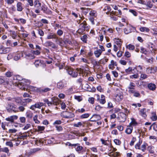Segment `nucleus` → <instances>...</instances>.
<instances>
[{
  "mask_svg": "<svg viewBox=\"0 0 157 157\" xmlns=\"http://www.w3.org/2000/svg\"><path fill=\"white\" fill-rule=\"evenodd\" d=\"M16 105L13 103H8L6 106V108L7 112L9 113L12 112L16 113L18 111L16 110Z\"/></svg>",
  "mask_w": 157,
  "mask_h": 157,
  "instance_id": "nucleus-1",
  "label": "nucleus"
},
{
  "mask_svg": "<svg viewBox=\"0 0 157 157\" xmlns=\"http://www.w3.org/2000/svg\"><path fill=\"white\" fill-rule=\"evenodd\" d=\"M62 117L67 119L75 117L74 114L71 112L68 111H63L61 113Z\"/></svg>",
  "mask_w": 157,
  "mask_h": 157,
  "instance_id": "nucleus-2",
  "label": "nucleus"
},
{
  "mask_svg": "<svg viewBox=\"0 0 157 157\" xmlns=\"http://www.w3.org/2000/svg\"><path fill=\"white\" fill-rule=\"evenodd\" d=\"M86 21L84 20L83 23L81 25V28H79L77 31V32L79 34H82L83 33L85 30V28L86 27Z\"/></svg>",
  "mask_w": 157,
  "mask_h": 157,
  "instance_id": "nucleus-3",
  "label": "nucleus"
},
{
  "mask_svg": "<svg viewBox=\"0 0 157 157\" xmlns=\"http://www.w3.org/2000/svg\"><path fill=\"white\" fill-rule=\"evenodd\" d=\"M24 81H22L21 82H18L17 84V86L20 89L25 90L27 87V85L25 83L23 82Z\"/></svg>",
  "mask_w": 157,
  "mask_h": 157,
  "instance_id": "nucleus-4",
  "label": "nucleus"
},
{
  "mask_svg": "<svg viewBox=\"0 0 157 157\" xmlns=\"http://www.w3.org/2000/svg\"><path fill=\"white\" fill-rule=\"evenodd\" d=\"M44 45L47 47H51L52 48H56V45L52 42L51 41H46L44 44Z\"/></svg>",
  "mask_w": 157,
  "mask_h": 157,
  "instance_id": "nucleus-5",
  "label": "nucleus"
},
{
  "mask_svg": "<svg viewBox=\"0 0 157 157\" xmlns=\"http://www.w3.org/2000/svg\"><path fill=\"white\" fill-rule=\"evenodd\" d=\"M120 116L119 117V119L121 122H124L126 119V114L123 113H120Z\"/></svg>",
  "mask_w": 157,
  "mask_h": 157,
  "instance_id": "nucleus-6",
  "label": "nucleus"
},
{
  "mask_svg": "<svg viewBox=\"0 0 157 157\" xmlns=\"http://www.w3.org/2000/svg\"><path fill=\"white\" fill-rule=\"evenodd\" d=\"M101 118V117L99 115L94 114L93 115L92 117L91 118L90 120L91 121H96L99 120H100Z\"/></svg>",
  "mask_w": 157,
  "mask_h": 157,
  "instance_id": "nucleus-7",
  "label": "nucleus"
},
{
  "mask_svg": "<svg viewBox=\"0 0 157 157\" xmlns=\"http://www.w3.org/2000/svg\"><path fill=\"white\" fill-rule=\"evenodd\" d=\"M51 100L53 102V105H57L60 102L59 99L57 98L53 97Z\"/></svg>",
  "mask_w": 157,
  "mask_h": 157,
  "instance_id": "nucleus-8",
  "label": "nucleus"
},
{
  "mask_svg": "<svg viewBox=\"0 0 157 157\" xmlns=\"http://www.w3.org/2000/svg\"><path fill=\"white\" fill-rule=\"evenodd\" d=\"M18 117L16 115H13L10 116V117L7 118L6 120L7 121H10L11 122H13L14 119L16 120L17 119Z\"/></svg>",
  "mask_w": 157,
  "mask_h": 157,
  "instance_id": "nucleus-9",
  "label": "nucleus"
},
{
  "mask_svg": "<svg viewBox=\"0 0 157 157\" xmlns=\"http://www.w3.org/2000/svg\"><path fill=\"white\" fill-rule=\"evenodd\" d=\"M123 98V96L122 94L120 93L117 94L115 97V99L118 102L121 101Z\"/></svg>",
  "mask_w": 157,
  "mask_h": 157,
  "instance_id": "nucleus-10",
  "label": "nucleus"
},
{
  "mask_svg": "<svg viewBox=\"0 0 157 157\" xmlns=\"http://www.w3.org/2000/svg\"><path fill=\"white\" fill-rule=\"evenodd\" d=\"M147 87L149 90L154 91L156 89V86L154 84L150 83L148 84Z\"/></svg>",
  "mask_w": 157,
  "mask_h": 157,
  "instance_id": "nucleus-11",
  "label": "nucleus"
},
{
  "mask_svg": "<svg viewBox=\"0 0 157 157\" xmlns=\"http://www.w3.org/2000/svg\"><path fill=\"white\" fill-rule=\"evenodd\" d=\"M34 7L37 9H40L41 7V3L39 1L35 0L34 2Z\"/></svg>",
  "mask_w": 157,
  "mask_h": 157,
  "instance_id": "nucleus-12",
  "label": "nucleus"
},
{
  "mask_svg": "<svg viewBox=\"0 0 157 157\" xmlns=\"http://www.w3.org/2000/svg\"><path fill=\"white\" fill-rule=\"evenodd\" d=\"M47 38L48 39H56V41L58 40L57 37H56V35L53 33H51L49 35L47 36Z\"/></svg>",
  "mask_w": 157,
  "mask_h": 157,
  "instance_id": "nucleus-13",
  "label": "nucleus"
},
{
  "mask_svg": "<svg viewBox=\"0 0 157 157\" xmlns=\"http://www.w3.org/2000/svg\"><path fill=\"white\" fill-rule=\"evenodd\" d=\"M147 70L150 73H154L157 71V67H156L151 68H149L147 69Z\"/></svg>",
  "mask_w": 157,
  "mask_h": 157,
  "instance_id": "nucleus-14",
  "label": "nucleus"
},
{
  "mask_svg": "<svg viewBox=\"0 0 157 157\" xmlns=\"http://www.w3.org/2000/svg\"><path fill=\"white\" fill-rule=\"evenodd\" d=\"M17 10L18 11H21L22 10L23 8L22 6V4L21 2H18L17 5Z\"/></svg>",
  "mask_w": 157,
  "mask_h": 157,
  "instance_id": "nucleus-15",
  "label": "nucleus"
},
{
  "mask_svg": "<svg viewBox=\"0 0 157 157\" xmlns=\"http://www.w3.org/2000/svg\"><path fill=\"white\" fill-rule=\"evenodd\" d=\"M103 10L105 11L107 10V11L105 12V13L106 14H109V13H110V11L111 10V9L109 6L106 5L105 7L104 8Z\"/></svg>",
  "mask_w": 157,
  "mask_h": 157,
  "instance_id": "nucleus-16",
  "label": "nucleus"
},
{
  "mask_svg": "<svg viewBox=\"0 0 157 157\" xmlns=\"http://www.w3.org/2000/svg\"><path fill=\"white\" fill-rule=\"evenodd\" d=\"M64 86V83L62 81L58 82L57 83V88L60 89H63Z\"/></svg>",
  "mask_w": 157,
  "mask_h": 157,
  "instance_id": "nucleus-17",
  "label": "nucleus"
},
{
  "mask_svg": "<svg viewBox=\"0 0 157 157\" xmlns=\"http://www.w3.org/2000/svg\"><path fill=\"white\" fill-rule=\"evenodd\" d=\"M8 48H5L2 46L0 48V53L1 54H5L7 53V50L8 49Z\"/></svg>",
  "mask_w": 157,
  "mask_h": 157,
  "instance_id": "nucleus-18",
  "label": "nucleus"
},
{
  "mask_svg": "<svg viewBox=\"0 0 157 157\" xmlns=\"http://www.w3.org/2000/svg\"><path fill=\"white\" fill-rule=\"evenodd\" d=\"M133 130V127L132 126H127L125 130V132L128 134H131Z\"/></svg>",
  "mask_w": 157,
  "mask_h": 157,
  "instance_id": "nucleus-19",
  "label": "nucleus"
},
{
  "mask_svg": "<svg viewBox=\"0 0 157 157\" xmlns=\"http://www.w3.org/2000/svg\"><path fill=\"white\" fill-rule=\"evenodd\" d=\"M102 52H101L100 50V49H98L96 51H95L94 52V54L96 57L97 58H98L101 55Z\"/></svg>",
  "mask_w": 157,
  "mask_h": 157,
  "instance_id": "nucleus-20",
  "label": "nucleus"
},
{
  "mask_svg": "<svg viewBox=\"0 0 157 157\" xmlns=\"http://www.w3.org/2000/svg\"><path fill=\"white\" fill-rule=\"evenodd\" d=\"M22 54L21 53H17L15 55L14 57V59L15 60H17L19 59L22 56Z\"/></svg>",
  "mask_w": 157,
  "mask_h": 157,
  "instance_id": "nucleus-21",
  "label": "nucleus"
},
{
  "mask_svg": "<svg viewBox=\"0 0 157 157\" xmlns=\"http://www.w3.org/2000/svg\"><path fill=\"white\" fill-rule=\"evenodd\" d=\"M140 115L143 117L145 118L146 117L147 115L146 114V109H142L140 111Z\"/></svg>",
  "mask_w": 157,
  "mask_h": 157,
  "instance_id": "nucleus-22",
  "label": "nucleus"
},
{
  "mask_svg": "<svg viewBox=\"0 0 157 157\" xmlns=\"http://www.w3.org/2000/svg\"><path fill=\"white\" fill-rule=\"evenodd\" d=\"M25 57L27 59H32L35 58V56L34 55H33L32 54L29 53L25 54Z\"/></svg>",
  "mask_w": 157,
  "mask_h": 157,
  "instance_id": "nucleus-23",
  "label": "nucleus"
},
{
  "mask_svg": "<svg viewBox=\"0 0 157 157\" xmlns=\"http://www.w3.org/2000/svg\"><path fill=\"white\" fill-rule=\"evenodd\" d=\"M66 69L68 73L70 75L72 74V73L74 71L72 68H71L70 67H67Z\"/></svg>",
  "mask_w": 157,
  "mask_h": 157,
  "instance_id": "nucleus-24",
  "label": "nucleus"
},
{
  "mask_svg": "<svg viewBox=\"0 0 157 157\" xmlns=\"http://www.w3.org/2000/svg\"><path fill=\"white\" fill-rule=\"evenodd\" d=\"M118 10V12H116V11L114 12L113 11H112L111 12H110V15H111L112 14H118V15H121L122 12H121V10Z\"/></svg>",
  "mask_w": 157,
  "mask_h": 157,
  "instance_id": "nucleus-25",
  "label": "nucleus"
},
{
  "mask_svg": "<svg viewBox=\"0 0 157 157\" xmlns=\"http://www.w3.org/2000/svg\"><path fill=\"white\" fill-rule=\"evenodd\" d=\"M140 29L142 32H144L145 31L148 32L150 31V29L148 28L144 27H140Z\"/></svg>",
  "mask_w": 157,
  "mask_h": 157,
  "instance_id": "nucleus-26",
  "label": "nucleus"
},
{
  "mask_svg": "<svg viewBox=\"0 0 157 157\" xmlns=\"http://www.w3.org/2000/svg\"><path fill=\"white\" fill-rule=\"evenodd\" d=\"M147 146V144H143L141 147H140L139 149L143 151H145L146 150V146Z\"/></svg>",
  "mask_w": 157,
  "mask_h": 157,
  "instance_id": "nucleus-27",
  "label": "nucleus"
},
{
  "mask_svg": "<svg viewBox=\"0 0 157 157\" xmlns=\"http://www.w3.org/2000/svg\"><path fill=\"white\" fill-rule=\"evenodd\" d=\"M36 108L40 109L41 107L44 105V104L42 102H39L35 104Z\"/></svg>",
  "mask_w": 157,
  "mask_h": 157,
  "instance_id": "nucleus-28",
  "label": "nucleus"
},
{
  "mask_svg": "<svg viewBox=\"0 0 157 157\" xmlns=\"http://www.w3.org/2000/svg\"><path fill=\"white\" fill-rule=\"evenodd\" d=\"M10 34L12 36V37L13 38L15 39L17 36V34L15 32L12 30H10Z\"/></svg>",
  "mask_w": 157,
  "mask_h": 157,
  "instance_id": "nucleus-29",
  "label": "nucleus"
},
{
  "mask_svg": "<svg viewBox=\"0 0 157 157\" xmlns=\"http://www.w3.org/2000/svg\"><path fill=\"white\" fill-rule=\"evenodd\" d=\"M81 40L84 42L86 43L87 41V36L86 35H84L81 37Z\"/></svg>",
  "mask_w": 157,
  "mask_h": 157,
  "instance_id": "nucleus-30",
  "label": "nucleus"
},
{
  "mask_svg": "<svg viewBox=\"0 0 157 157\" xmlns=\"http://www.w3.org/2000/svg\"><path fill=\"white\" fill-rule=\"evenodd\" d=\"M78 71H76V70H74L72 73V74H71V75L73 77H77L78 75Z\"/></svg>",
  "mask_w": 157,
  "mask_h": 157,
  "instance_id": "nucleus-31",
  "label": "nucleus"
},
{
  "mask_svg": "<svg viewBox=\"0 0 157 157\" xmlns=\"http://www.w3.org/2000/svg\"><path fill=\"white\" fill-rule=\"evenodd\" d=\"M126 47L130 50H133L135 48L134 46L131 44H129Z\"/></svg>",
  "mask_w": 157,
  "mask_h": 157,
  "instance_id": "nucleus-32",
  "label": "nucleus"
},
{
  "mask_svg": "<svg viewBox=\"0 0 157 157\" xmlns=\"http://www.w3.org/2000/svg\"><path fill=\"white\" fill-rule=\"evenodd\" d=\"M135 86V84L133 82H130L129 86L128 87V88L129 89H133L134 87Z\"/></svg>",
  "mask_w": 157,
  "mask_h": 157,
  "instance_id": "nucleus-33",
  "label": "nucleus"
},
{
  "mask_svg": "<svg viewBox=\"0 0 157 157\" xmlns=\"http://www.w3.org/2000/svg\"><path fill=\"white\" fill-rule=\"evenodd\" d=\"M151 32L153 35L157 36V29L155 28L151 29Z\"/></svg>",
  "mask_w": 157,
  "mask_h": 157,
  "instance_id": "nucleus-34",
  "label": "nucleus"
},
{
  "mask_svg": "<svg viewBox=\"0 0 157 157\" xmlns=\"http://www.w3.org/2000/svg\"><path fill=\"white\" fill-rule=\"evenodd\" d=\"M132 70V68L131 67H129L128 68L125 69V71L127 74H128L130 73Z\"/></svg>",
  "mask_w": 157,
  "mask_h": 157,
  "instance_id": "nucleus-35",
  "label": "nucleus"
},
{
  "mask_svg": "<svg viewBox=\"0 0 157 157\" xmlns=\"http://www.w3.org/2000/svg\"><path fill=\"white\" fill-rule=\"evenodd\" d=\"M40 150V149L38 148L32 149L30 150V154H32L39 151Z\"/></svg>",
  "mask_w": 157,
  "mask_h": 157,
  "instance_id": "nucleus-36",
  "label": "nucleus"
},
{
  "mask_svg": "<svg viewBox=\"0 0 157 157\" xmlns=\"http://www.w3.org/2000/svg\"><path fill=\"white\" fill-rule=\"evenodd\" d=\"M89 116V114L88 113H85L82 115L80 116V118L82 119L86 118L88 117Z\"/></svg>",
  "mask_w": 157,
  "mask_h": 157,
  "instance_id": "nucleus-37",
  "label": "nucleus"
},
{
  "mask_svg": "<svg viewBox=\"0 0 157 157\" xmlns=\"http://www.w3.org/2000/svg\"><path fill=\"white\" fill-rule=\"evenodd\" d=\"M124 32L125 34H128L131 32V31L129 28H126L124 29Z\"/></svg>",
  "mask_w": 157,
  "mask_h": 157,
  "instance_id": "nucleus-38",
  "label": "nucleus"
},
{
  "mask_svg": "<svg viewBox=\"0 0 157 157\" xmlns=\"http://www.w3.org/2000/svg\"><path fill=\"white\" fill-rule=\"evenodd\" d=\"M115 43L117 45H119V46L120 48L121 47V44L119 39H117L116 41H115Z\"/></svg>",
  "mask_w": 157,
  "mask_h": 157,
  "instance_id": "nucleus-39",
  "label": "nucleus"
},
{
  "mask_svg": "<svg viewBox=\"0 0 157 157\" xmlns=\"http://www.w3.org/2000/svg\"><path fill=\"white\" fill-rule=\"evenodd\" d=\"M31 52L32 54L36 55H39L40 53V52L38 50L35 51H32Z\"/></svg>",
  "mask_w": 157,
  "mask_h": 157,
  "instance_id": "nucleus-40",
  "label": "nucleus"
},
{
  "mask_svg": "<svg viewBox=\"0 0 157 157\" xmlns=\"http://www.w3.org/2000/svg\"><path fill=\"white\" fill-rule=\"evenodd\" d=\"M37 115H35L33 117V120L36 123L38 124L39 123L40 121L37 119Z\"/></svg>",
  "mask_w": 157,
  "mask_h": 157,
  "instance_id": "nucleus-41",
  "label": "nucleus"
},
{
  "mask_svg": "<svg viewBox=\"0 0 157 157\" xmlns=\"http://www.w3.org/2000/svg\"><path fill=\"white\" fill-rule=\"evenodd\" d=\"M114 142L117 145H120L121 143V142L117 139H115L114 140Z\"/></svg>",
  "mask_w": 157,
  "mask_h": 157,
  "instance_id": "nucleus-42",
  "label": "nucleus"
},
{
  "mask_svg": "<svg viewBox=\"0 0 157 157\" xmlns=\"http://www.w3.org/2000/svg\"><path fill=\"white\" fill-rule=\"evenodd\" d=\"M147 78V75L145 74H141L140 76V80H143Z\"/></svg>",
  "mask_w": 157,
  "mask_h": 157,
  "instance_id": "nucleus-43",
  "label": "nucleus"
},
{
  "mask_svg": "<svg viewBox=\"0 0 157 157\" xmlns=\"http://www.w3.org/2000/svg\"><path fill=\"white\" fill-rule=\"evenodd\" d=\"M129 11L132 13L135 16H137V13L135 10H129Z\"/></svg>",
  "mask_w": 157,
  "mask_h": 157,
  "instance_id": "nucleus-44",
  "label": "nucleus"
},
{
  "mask_svg": "<svg viewBox=\"0 0 157 157\" xmlns=\"http://www.w3.org/2000/svg\"><path fill=\"white\" fill-rule=\"evenodd\" d=\"M34 63L36 67L39 66L41 64L40 61L39 60L35 61Z\"/></svg>",
  "mask_w": 157,
  "mask_h": 157,
  "instance_id": "nucleus-45",
  "label": "nucleus"
},
{
  "mask_svg": "<svg viewBox=\"0 0 157 157\" xmlns=\"http://www.w3.org/2000/svg\"><path fill=\"white\" fill-rule=\"evenodd\" d=\"M15 101L17 103H19L21 102V99L19 98H14Z\"/></svg>",
  "mask_w": 157,
  "mask_h": 157,
  "instance_id": "nucleus-46",
  "label": "nucleus"
},
{
  "mask_svg": "<svg viewBox=\"0 0 157 157\" xmlns=\"http://www.w3.org/2000/svg\"><path fill=\"white\" fill-rule=\"evenodd\" d=\"M38 33L39 35L41 36H43L44 35V32L41 29L38 30Z\"/></svg>",
  "mask_w": 157,
  "mask_h": 157,
  "instance_id": "nucleus-47",
  "label": "nucleus"
},
{
  "mask_svg": "<svg viewBox=\"0 0 157 157\" xmlns=\"http://www.w3.org/2000/svg\"><path fill=\"white\" fill-rule=\"evenodd\" d=\"M119 153L117 152L114 153H110V155L113 156V157H116L119 155Z\"/></svg>",
  "mask_w": 157,
  "mask_h": 157,
  "instance_id": "nucleus-48",
  "label": "nucleus"
},
{
  "mask_svg": "<svg viewBox=\"0 0 157 157\" xmlns=\"http://www.w3.org/2000/svg\"><path fill=\"white\" fill-rule=\"evenodd\" d=\"M145 5H146L148 7L150 8H152L153 6V5L151 3V2L150 1H148L147 2V4L146 3Z\"/></svg>",
  "mask_w": 157,
  "mask_h": 157,
  "instance_id": "nucleus-49",
  "label": "nucleus"
},
{
  "mask_svg": "<svg viewBox=\"0 0 157 157\" xmlns=\"http://www.w3.org/2000/svg\"><path fill=\"white\" fill-rule=\"evenodd\" d=\"M82 124L81 122H78L77 124H74V126L75 127H78L80 126H82Z\"/></svg>",
  "mask_w": 157,
  "mask_h": 157,
  "instance_id": "nucleus-50",
  "label": "nucleus"
},
{
  "mask_svg": "<svg viewBox=\"0 0 157 157\" xmlns=\"http://www.w3.org/2000/svg\"><path fill=\"white\" fill-rule=\"evenodd\" d=\"M21 123H24L25 122V118L24 117H21L19 119Z\"/></svg>",
  "mask_w": 157,
  "mask_h": 157,
  "instance_id": "nucleus-51",
  "label": "nucleus"
},
{
  "mask_svg": "<svg viewBox=\"0 0 157 157\" xmlns=\"http://www.w3.org/2000/svg\"><path fill=\"white\" fill-rule=\"evenodd\" d=\"M18 109L20 111L23 112L24 111L25 109L24 106H20L18 107Z\"/></svg>",
  "mask_w": 157,
  "mask_h": 157,
  "instance_id": "nucleus-52",
  "label": "nucleus"
},
{
  "mask_svg": "<svg viewBox=\"0 0 157 157\" xmlns=\"http://www.w3.org/2000/svg\"><path fill=\"white\" fill-rule=\"evenodd\" d=\"M151 118L153 121H156L157 119V117L156 114H154V115L151 117Z\"/></svg>",
  "mask_w": 157,
  "mask_h": 157,
  "instance_id": "nucleus-53",
  "label": "nucleus"
},
{
  "mask_svg": "<svg viewBox=\"0 0 157 157\" xmlns=\"http://www.w3.org/2000/svg\"><path fill=\"white\" fill-rule=\"evenodd\" d=\"M82 148L83 147L82 146H80L79 145L78 146H77V147L76 148V151H78L82 150Z\"/></svg>",
  "mask_w": 157,
  "mask_h": 157,
  "instance_id": "nucleus-54",
  "label": "nucleus"
},
{
  "mask_svg": "<svg viewBox=\"0 0 157 157\" xmlns=\"http://www.w3.org/2000/svg\"><path fill=\"white\" fill-rule=\"evenodd\" d=\"M136 140V138L134 137H133L132 139V140L130 142V145L131 146H132L134 145V142Z\"/></svg>",
  "mask_w": 157,
  "mask_h": 157,
  "instance_id": "nucleus-55",
  "label": "nucleus"
},
{
  "mask_svg": "<svg viewBox=\"0 0 157 157\" xmlns=\"http://www.w3.org/2000/svg\"><path fill=\"white\" fill-rule=\"evenodd\" d=\"M88 101L91 104H93L94 102V98L92 97L89 98Z\"/></svg>",
  "mask_w": 157,
  "mask_h": 157,
  "instance_id": "nucleus-56",
  "label": "nucleus"
},
{
  "mask_svg": "<svg viewBox=\"0 0 157 157\" xmlns=\"http://www.w3.org/2000/svg\"><path fill=\"white\" fill-rule=\"evenodd\" d=\"M9 151V149L7 147H5L1 149V151L5 152L6 153H7Z\"/></svg>",
  "mask_w": 157,
  "mask_h": 157,
  "instance_id": "nucleus-57",
  "label": "nucleus"
},
{
  "mask_svg": "<svg viewBox=\"0 0 157 157\" xmlns=\"http://www.w3.org/2000/svg\"><path fill=\"white\" fill-rule=\"evenodd\" d=\"M6 144L7 146H9L10 147H12L13 146V143L11 142L8 141L6 143Z\"/></svg>",
  "mask_w": 157,
  "mask_h": 157,
  "instance_id": "nucleus-58",
  "label": "nucleus"
},
{
  "mask_svg": "<svg viewBox=\"0 0 157 157\" xmlns=\"http://www.w3.org/2000/svg\"><path fill=\"white\" fill-rule=\"evenodd\" d=\"M51 90V89L48 88H46L44 89H42L40 90V91H43L45 92H47Z\"/></svg>",
  "mask_w": 157,
  "mask_h": 157,
  "instance_id": "nucleus-59",
  "label": "nucleus"
},
{
  "mask_svg": "<svg viewBox=\"0 0 157 157\" xmlns=\"http://www.w3.org/2000/svg\"><path fill=\"white\" fill-rule=\"evenodd\" d=\"M61 108L62 109H65L66 107V105L65 103L62 102L60 103Z\"/></svg>",
  "mask_w": 157,
  "mask_h": 157,
  "instance_id": "nucleus-60",
  "label": "nucleus"
},
{
  "mask_svg": "<svg viewBox=\"0 0 157 157\" xmlns=\"http://www.w3.org/2000/svg\"><path fill=\"white\" fill-rule=\"evenodd\" d=\"M124 55L126 57L129 58L131 56V54L128 52H126L125 53Z\"/></svg>",
  "mask_w": 157,
  "mask_h": 157,
  "instance_id": "nucleus-61",
  "label": "nucleus"
},
{
  "mask_svg": "<svg viewBox=\"0 0 157 157\" xmlns=\"http://www.w3.org/2000/svg\"><path fill=\"white\" fill-rule=\"evenodd\" d=\"M123 53V52L122 51H118L117 53V57H121Z\"/></svg>",
  "mask_w": 157,
  "mask_h": 157,
  "instance_id": "nucleus-62",
  "label": "nucleus"
},
{
  "mask_svg": "<svg viewBox=\"0 0 157 157\" xmlns=\"http://www.w3.org/2000/svg\"><path fill=\"white\" fill-rule=\"evenodd\" d=\"M37 128L39 131H42L44 129V126H38Z\"/></svg>",
  "mask_w": 157,
  "mask_h": 157,
  "instance_id": "nucleus-63",
  "label": "nucleus"
},
{
  "mask_svg": "<svg viewBox=\"0 0 157 157\" xmlns=\"http://www.w3.org/2000/svg\"><path fill=\"white\" fill-rule=\"evenodd\" d=\"M90 16H96V13L94 11H90Z\"/></svg>",
  "mask_w": 157,
  "mask_h": 157,
  "instance_id": "nucleus-64",
  "label": "nucleus"
}]
</instances>
